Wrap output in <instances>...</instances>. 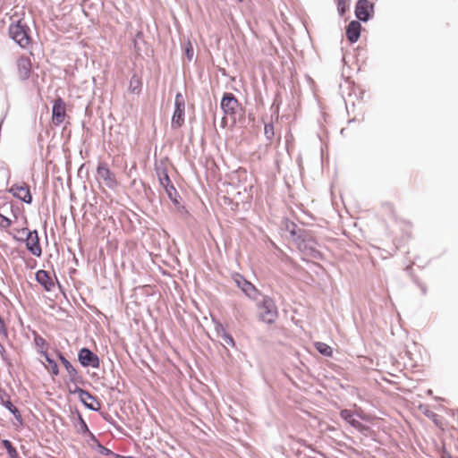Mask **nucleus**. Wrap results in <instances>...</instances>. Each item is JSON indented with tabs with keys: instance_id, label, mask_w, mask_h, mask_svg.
Masks as SVG:
<instances>
[{
	"instance_id": "a878e982",
	"label": "nucleus",
	"mask_w": 458,
	"mask_h": 458,
	"mask_svg": "<svg viewBox=\"0 0 458 458\" xmlns=\"http://www.w3.org/2000/svg\"><path fill=\"white\" fill-rule=\"evenodd\" d=\"M141 82L140 78L133 74L130 80L129 90L132 93H138L140 89Z\"/></svg>"
},
{
	"instance_id": "2f4dec72",
	"label": "nucleus",
	"mask_w": 458,
	"mask_h": 458,
	"mask_svg": "<svg viewBox=\"0 0 458 458\" xmlns=\"http://www.w3.org/2000/svg\"><path fill=\"white\" fill-rule=\"evenodd\" d=\"M215 330L218 337L224 336L227 332L226 327L220 322L215 323Z\"/></svg>"
},
{
	"instance_id": "a211bd4d",
	"label": "nucleus",
	"mask_w": 458,
	"mask_h": 458,
	"mask_svg": "<svg viewBox=\"0 0 458 458\" xmlns=\"http://www.w3.org/2000/svg\"><path fill=\"white\" fill-rule=\"evenodd\" d=\"M169 199L173 202V204L177 207L178 210L181 211V210H184L185 208L184 206H182L181 205V196L179 195L177 190L175 189V187L173 185H169L168 187L166 188H164Z\"/></svg>"
},
{
	"instance_id": "f3484780",
	"label": "nucleus",
	"mask_w": 458,
	"mask_h": 458,
	"mask_svg": "<svg viewBox=\"0 0 458 458\" xmlns=\"http://www.w3.org/2000/svg\"><path fill=\"white\" fill-rule=\"evenodd\" d=\"M18 72L21 81H26L30 78L31 72V62L26 56H21L17 62Z\"/></svg>"
},
{
	"instance_id": "dca6fc26",
	"label": "nucleus",
	"mask_w": 458,
	"mask_h": 458,
	"mask_svg": "<svg viewBox=\"0 0 458 458\" xmlns=\"http://www.w3.org/2000/svg\"><path fill=\"white\" fill-rule=\"evenodd\" d=\"M361 25L359 21H352L346 27V38L352 44L356 43L360 37Z\"/></svg>"
},
{
	"instance_id": "58836bf2",
	"label": "nucleus",
	"mask_w": 458,
	"mask_h": 458,
	"mask_svg": "<svg viewBox=\"0 0 458 458\" xmlns=\"http://www.w3.org/2000/svg\"><path fill=\"white\" fill-rule=\"evenodd\" d=\"M57 357L60 360L61 363L64 365L65 362H68L69 360L65 358V356L60 351L56 352Z\"/></svg>"
},
{
	"instance_id": "6e6552de",
	"label": "nucleus",
	"mask_w": 458,
	"mask_h": 458,
	"mask_svg": "<svg viewBox=\"0 0 458 458\" xmlns=\"http://www.w3.org/2000/svg\"><path fill=\"white\" fill-rule=\"evenodd\" d=\"M69 393L72 394H77L80 401L83 405L93 411H98L100 409V403L97 398L92 395L88 390L82 389L78 385L74 388H69Z\"/></svg>"
},
{
	"instance_id": "0eeeda50",
	"label": "nucleus",
	"mask_w": 458,
	"mask_h": 458,
	"mask_svg": "<svg viewBox=\"0 0 458 458\" xmlns=\"http://www.w3.org/2000/svg\"><path fill=\"white\" fill-rule=\"evenodd\" d=\"M185 100L182 93L178 92L174 98V110L172 116L171 126L178 129L184 123Z\"/></svg>"
},
{
	"instance_id": "6ab92c4d",
	"label": "nucleus",
	"mask_w": 458,
	"mask_h": 458,
	"mask_svg": "<svg viewBox=\"0 0 458 458\" xmlns=\"http://www.w3.org/2000/svg\"><path fill=\"white\" fill-rule=\"evenodd\" d=\"M64 367L69 375V380L71 383H73L74 385L83 383L82 377L78 373L77 369L72 366V364L70 361L65 362L64 364Z\"/></svg>"
},
{
	"instance_id": "ddd939ff",
	"label": "nucleus",
	"mask_w": 458,
	"mask_h": 458,
	"mask_svg": "<svg viewBox=\"0 0 458 458\" xmlns=\"http://www.w3.org/2000/svg\"><path fill=\"white\" fill-rule=\"evenodd\" d=\"M66 114L65 102L62 98H58L54 101L52 106V121L55 125L64 123Z\"/></svg>"
},
{
	"instance_id": "f03ea898",
	"label": "nucleus",
	"mask_w": 458,
	"mask_h": 458,
	"mask_svg": "<svg viewBox=\"0 0 458 458\" xmlns=\"http://www.w3.org/2000/svg\"><path fill=\"white\" fill-rule=\"evenodd\" d=\"M261 300H257L258 318L260 321L271 325L273 324L277 317L278 310L274 300L267 295L261 294Z\"/></svg>"
},
{
	"instance_id": "c9c22d12",
	"label": "nucleus",
	"mask_w": 458,
	"mask_h": 458,
	"mask_svg": "<svg viewBox=\"0 0 458 458\" xmlns=\"http://www.w3.org/2000/svg\"><path fill=\"white\" fill-rule=\"evenodd\" d=\"M185 55L189 61L192 60L194 50L191 43H188L187 47H185Z\"/></svg>"
},
{
	"instance_id": "473e14b6",
	"label": "nucleus",
	"mask_w": 458,
	"mask_h": 458,
	"mask_svg": "<svg viewBox=\"0 0 458 458\" xmlns=\"http://www.w3.org/2000/svg\"><path fill=\"white\" fill-rule=\"evenodd\" d=\"M264 133H265V136H266V138L267 140H271L274 137L275 132H274V125H273V123H267V124H265Z\"/></svg>"
},
{
	"instance_id": "412c9836",
	"label": "nucleus",
	"mask_w": 458,
	"mask_h": 458,
	"mask_svg": "<svg viewBox=\"0 0 458 458\" xmlns=\"http://www.w3.org/2000/svg\"><path fill=\"white\" fill-rule=\"evenodd\" d=\"M353 415L354 414L351 410L344 409L340 411V417L342 420H345L352 427L359 428L362 424L358 420L354 419Z\"/></svg>"
},
{
	"instance_id": "2eb2a0df",
	"label": "nucleus",
	"mask_w": 458,
	"mask_h": 458,
	"mask_svg": "<svg viewBox=\"0 0 458 458\" xmlns=\"http://www.w3.org/2000/svg\"><path fill=\"white\" fill-rule=\"evenodd\" d=\"M35 279L46 292H51L55 287V283L48 271L38 270L35 274Z\"/></svg>"
},
{
	"instance_id": "a19ab883",
	"label": "nucleus",
	"mask_w": 458,
	"mask_h": 458,
	"mask_svg": "<svg viewBox=\"0 0 458 458\" xmlns=\"http://www.w3.org/2000/svg\"><path fill=\"white\" fill-rule=\"evenodd\" d=\"M420 289L421 293H422L423 295H426V294H427V293H428V288H427L426 284H422L420 285Z\"/></svg>"
},
{
	"instance_id": "423d86ee",
	"label": "nucleus",
	"mask_w": 458,
	"mask_h": 458,
	"mask_svg": "<svg viewBox=\"0 0 458 458\" xmlns=\"http://www.w3.org/2000/svg\"><path fill=\"white\" fill-rule=\"evenodd\" d=\"M232 278L235 284L242 290V292L250 300L257 301L259 296L261 295L260 292L256 286L248 281L243 276L239 273H234Z\"/></svg>"
},
{
	"instance_id": "9d476101",
	"label": "nucleus",
	"mask_w": 458,
	"mask_h": 458,
	"mask_svg": "<svg viewBox=\"0 0 458 458\" xmlns=\"http://www.w3.org/2000/svg\"><path fill=\"white\" fill-rule=\"evenodd\" d=\"M355 16L359 21H369L374 13V4L369 0H358L354 10Z\"/></svg>"
},
{
	"instance_id": "f704fd0d",
	"label": "nucleus",
	"mask_w": 458,
	"mask_h": 458,
	"mask_svg": "<svg viewBox=\"0 0 458 458\" xmlns=\"http://www.w3.org/2000/svg\"><path fill=\"white\" fill-rule=\"evenodd\" d=\"M220 338L225 342V344L232 347L235 346V342L231 334L226 333L224 336H221Z\"/></svg>"
},
{
	"instance_id": "bb28decb",
	"label": "nucleus",
	"mask_w": 458,
	"mask_h": 458,
	"mask_svg": "<svg viewBox=\"0 0 458 458\" xmlns=\"http://www.w3.org/2000/svg\"><path fill=\"white\" fill-rule=\"evenodd\" d=\"M337 6V12L340 16H344L349 8V3L347 0H334Z\"/></svg>"
},
{
	"instance_id": "5701e85b",
	"label": "nucleus",
	"mask_w": 458,
	"mask_h": 458,
	"mask_svg": "<svg viewBox=\"0 0 458 458\" xmlns=\"http://www.w3.org/2000/svg\"><path fill=\"white\" fill-rule=\"evenodd\" d=\"M1 444L10 458H19V454L10 440L4 439Z\"/></svg>"
},
{
	"instance_id": "79ce46f5",
	"label": "nucleus",
	"mask_w": 458,
	"mask_h": 458,
	"mask_svg": "<svg viewBox=\"0 0 458 458\" xmlns=\"http://www.w3.org/2000/svg\"><path fill=\"white\" fill-rule=\"evenodd\" d=\"M414 284L420 288V285L423 284L421 283L418 278H413Z\"/></svg>"
},
{
	"instance_id": "c85d7f7f",
	"label": "nucleus",
	"mask_w": 458,
	"mask_h": 458,
	"mask_svg": "<svg viewBox=\"0 0 458 458\" xmlns=\"http://www.w3.org/2000/svg\"><path fill=\"white\" fill-rule=\"evenodd\" d=\"M233 313L236 319H246V314L243 308L241 305L234 304L233 308Z\"/></svg>"
},
{
	"instance_id": "cd10ccee",
	"label": "nucleus",
	"mask_w": 458,
	"mask_h": 458,
	"mask_svg": "<svg viewBox=\"0 0 458 458\" xmlns=\"http://www.w3.org/2000/svg\"><path fill=\"white\" fill-rule=\"evenodd\" d=\"M97 451L98 452L99 454L104 455V456H111V457L114 458V456L116 455V453H114L112 450H110L109 448L104 446L100 442H98Z\"/></svg>"
},
{
	"instance_id": "a18cd8bd",
	"label": "nucleus",
	"mask_w": 458,
	"mask_h": 458,
	"mask_svg": "<svg viewBox=\"0 0 458 458\" xmlns=\"http://www.w3.org/2000/svg\"><path fill=\"white\" fill-rule=\"evenodd\" d=\"M236 1L239 2V3L242 2V0H236Z\"/></svg>"
},
{
	"instance_id": "4468645a",
	"label": "nucleus",
	"mask_w": 458,
	"mask_h": 458,
	"mask_svg": "<svg viewBox=\"0 0 458 458\" xmlns=\"http://www.w3.org/2000/svg\"><path fill=\"white\" fill-rule=\"evenodd\" d=\"M0 403L10 411L15 418L19 425L23 424V419L19 409L12 403L9 395L6 393L0 394Z\"/></svg>"
},
{
	"instance_id": "e433bc0d",
	"label": "nucleus",
	"mask_w": 458,
	"mask_h": 458,
	"mask_svg": "<svg viewBox=\"0 0 458 458\" xmlns=\"http://www.w3.org/2000/svg\"><path fill=\"white\" fill-rule=\"evenodd\" d=\"M0 356H1L2 360L6 364H9L8 358H7V355H6L5 348H4V346L1 343H0Z\"/></svg>"
},
{
	"instance_id": "ea45409f",
	"label": "nucleus",
	"mask_w": 458,
	"mask_h": 458,
	"mask_svg": "<svg viewBox=\"0 0 458 458\" xmlns=\"http://www.w3.org/2000/svg\"><path fill=\"white\" fill-rule=\"evenodd\" d=\"M8 208L12 211L13 215L16 217L17 214L20 211L19 208L15 207L13 203H11V205L9 206Z\"/></svg>"
},
{
	"instance_id": "9b49d317",
	"label": "nucleus",
	"mask_w": 458,
	"mask_h": 458,
	"mask_svg": "<svg viewBox=\"0 0 458 458\" xmlns=\"http://www.w3.org/2000/svg\"><path fill=\"white\" fill-rule=\"evenodd\" d=\"M78 360L84 368L91 367L97 369L99 367L98 356L87 347H83L79 351Z\"/></svg>"
},
{
	"instance_id": "c756f323",
	"label": "nucleus",
	"mask_w": 458,
	"mask_h": 458,
	"mask_svg": "<svg viewBox=\"0 0 458 458\" xmlns=\"http://www.w3.org/2000/svg\"><path fill=\"white\" fill-rule=\"evenodd\" d=\"M11 205L9 200V196L6 194H3L0 196V209L6 211Z\"/></svg>"
},
{
	"instance_id": "f257e3e1",
	"label": "nucleus",
	"mask_w": 458,
	"mask_h": 458,
	"mask_svg": "<svg viewBox=\"0 0 458 458\" xmlns=\"http://www.w3.org/2000/svg\"><path fill=\"white\" fill-rule=\"evenodd\" d=\"M287 229L301 252L313 259H322L323 254L317 249V242L306 230L297 228L293 223Z\"/></svg>"
},
{
	"instance_id": "393cba45",
	"label": "nucleus",
	"mask_w": 458,
	"mask_h": 458,
	"mask_svg": "<svg viewBox=\"0 0 458 458\" xmlns=\"http://www.w3.org/2000/svg\"><path fill=\"white\" fill-rule=\"evenodd\" d=\"M316 350L326 357H332L333 349L327 344L322 342H317L315 344Z\"/></svg>"
},
{
	"instance_id": "72a5a7b5",
	"label": "nucleus",
	"mask_w": 458,
	"mask_h": 458,
	"mask_svg": "<svg viewBox=\"0 0 458 458\" xmlns=\"http://www.w3.org/2000/svg\"><path fill=\"white\" fill-rule=\"evenodd\" d=\"M12 225V220L0 213V228L6 229Z\"/></svg>"
},
{
	"instance_id": "f8f14e48",
	"label": "nucleus",
	"mask_w": 458,
	"mask_h": 458,
	"mask_svg": "<svg viewBox=\"0 0 458 458\" xmlns=\"http://www.w3.org/2000/svg\"><path fill=\"white\" fill-rule=\"evenodd\" d=\"M8 192L26 204H31L32 202V195L30 193V186L25 182L12 185L8 190Z\"/></svg>"
},
{
	"instance_id": "4be33fe9",
	"label": "nucleus",
	"mask_w": 458,
	"mask_h": 458,
	"mask_svg": "<svg viewBox=\"0 0 458 458\" xmlns=\"http://www.w3.org/2000/svg\"><path fill=\"white\" fill-rule=\"evenodd\" d=\"M157 174L158 177V181L160 184L163 186V188H166L169 185H173L168 175L167 170L165 168H163L162 170H157Z\"/></svg>"
},
{
	"instance_id": "39448f33",
	"label": "nucleus",
	"mask_w": 458,
	"mask_h": 458,
	"mask_svg": "<svg viewBox=\"0 0 458 458\" xmlns=\"http://www.w3.org/2000/svg\"><path fill=\"white\" fill-rule=\"evenodd\" d=\"M220 107L225 115H230L233 123H235L238 109L240 108V103L236 97L231 92H225L220 102Z\"/></svg>"
},
{
	"instance_id": "aec40b11",
	"label": "nucleus",
	"mask_w": 458,
	"mask_h": 458,
	"mask_svg": "<svg viewBox=\"0 0 458 458\" xmlns=\"http://www.w3.org/2000/svg\"><path fill=\"white\" fill-rule=\"evenodd\" d=\"M39 353L44 357L46 362L47 363V369L51 372V374L53 376H58L60 371L57 362L50 357L47 351L40 350Z\"/></svg>"
},
{
	"instance_id": "37998d69",
	"label": "nucleus",
	"mask_w": 458,
	"mask_h": 458,
	"mask_svg": "<svg viewBox=\"0 0 458 458\" xmlns=\"http://www.w3.org/2000/svg\"><path fill=\"white\" fill-rule=\"evenodd\" d=\"M427 393H428V394H432V390L429 389V390H428Z\"/></svg>"
},
{
	"instance_id": "c03bdc74",
	"label": "nucleus",
	"mask_w": 458,
	"mask_h": 458,
	"mask_svg": "<svg viewBox=\"0 0 458 458\" xmlns=\"http://www.w3.org/2000/svg\"><path fill=\"white\" fill-rule=\"evenodd\" d=\"M222 123H223V124H224V123H225V117H224V118L222 119Z\"/></svg>"
},
{
	"instance_id": "1a4fd4ad",
	"label": "nucleus",
	"mask_w": 458,
	"mask_h": 458,
	"mask_svg": "<svg viewBox=\"0 0 458 458\" xmlns=\"http://www.w3.org/2000/svg\"><path fill=\"white\" fill-rule=\"evenodd\" d=\"M97 174L104 182L107 188L114 190L118 186V182L114 173L110 170L108 165L106 162H98L97 166Z\"/></svg>"
},
{
	"instance_id": "b1692460",
	"label": "nucleus",
	"mask_w": 458,
	"mask_h": 458,
	"mask_svg": "<svg viewBox=\"0 0 458 458\" xmlns=\"http://www.w3.org/2000/svg\"><path fill=\"white\" fill-rule=\"evenodd\" d=\"M75 427L77 428L78 433L81 435H85L87 432L89 431V427L82 418L81 414L77 411V422L75 423Z\"/></svg>"
},
{
	"instance_id": "20e7f679",
	"label": "nucleus",
	"mask_w": 458,
	"mask_h": 458,
	"mask_svg": "<svg viewBox=\"0 0 458 458\" xmlns=\"http://www.w3.org/2000/svg\"><path fill=\"white\" fill-rule=\"evenodd\" d=\"M18 232L25 233L26 238H19L13 235V239L17 242H25L27 250L34 256L40 257L42 254V249L39 243V237L37 230H29L28 228H22Z\"/></svg>"
},
{
	"instance_id": "7c9ffc66",
	"label": "nucleus",
	"mask_w": 458,
	"mask_h": 458,
	"mask_svg": "<svg viewBox=\"0 0 458 458\" xmlns=\"http://www.w3.org/2000/svg\"><path fill=\"white\" fill-rule=\"evenodd\" d=\"M34 344L37 347L41 348V350H44L43 348L47 344V341L38 334H34Z\"/></svg>"
},
{
	"instance_id": "4c0bfd02",
	"label": "nucleus",
	"mask_w": 458,
	"mask_h": 458,
	"mask_svg": "<svg viewBox=\"0 0 458 458\" xmlns=\"http://www.w3.org/2000/svg\"><path fill=\"white\" fill-rule=\"evenodd\" d=\"M84 436L88 437V441H91L96 445H98V442H99L97 437L90 430L87 432Z\"/></svg>"
},
{
	"instance_id": "7ed1b4c3",
	"label": "nucleus",
	"mask_w": 458,
	"mask_h": 458,
	"mask_svg": "<svg viewBox=\"0 0 458 458\" xmlns=\"http://www.w3.org/2000/svg\"><path fill=\"white\" fill-rule=\"evenodd\" d=\"M10 38L21 48H28L31 43L30 27L21 20L11 23L8 29Z\"/></svg>"
}]
</instances>
